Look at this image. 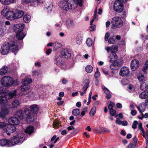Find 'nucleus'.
<instances>
[{
    "mask_svg": "<svg viewBox=\"0 0 148 148\" xmlns=\"http://www.w3.org/2000/svg\"><path fill=\"white\" fill-rule=\"evenodd\" d=\"M84 84L82 88L83 91H80L79 92L81 96H83L84 94L85 93L89 86L90 83V80L88 79H86L84 81Z\"/></svg>",
    "mask_w": 148,
    "mask_h": 148,
    "instance_id": "9b49d317",
    "label": "nucleus"
},
{
    "mask_svg": "<svg viewBox=\"0 0 148 148\" xmlns=\"http://www.w3.org/2000/svg\"><path fill=\"white\" fill-rule=\"evenodd\" d=\"M0 1L2 4L5 5H9L10 3L9 0H0Z\"/></svg>",
    "mask_w": 148,
    "mask_h": 148,
    "instance_id": "a18cd8bd",
    "label": "nucleus"
},
{
    "mask_svg": "<svg viewBox=\"0 0 148 148\" xmlns=\"http://www.w3.org/2000/svg\"><path fill=\"white\" fill-rule=\"evenodd\" d=\"M24 134L22 133L18 134L17 136L12 137L10 142L11 147L14 146L18 143H22L25 139Z\"/></svg>",
    "mask_w": 148,
    "mask_h": 148,
    "instance_id": "20e7f679",
    "label": "nucleus"
},
{
    "mask_svg": "<svg viewBox=\"0 0 148 148\" xmlns=\"http://www.w3.org/2000/svg\"><path fill=\"white\" fill-rule=\"evenodd\" d=\"M12 108H17L20 105L19 101L16 99L14 100L12 103Z\"/></svg>",
    "mask_w": 148,
    "mask_h": 148,
    "instance_id": "7c9ffc66",
    "label": "nucleus"
},
{
    "mask_svg": "<svg viewBox=\"0 0 148 148\" xmlns=\"http://www.w3.org/2000/svg\"><path fill=\"white\" fill-rule=\"evenodd\" d=\"M34 129V128L33 127L29 126L25 130V132L30 134L33 132Z\"/></svg>",
    "mask_w": 148,
    "mask_h": 148,
    "instance_id": "c756f323",
    "label": "nucleus"
},
{
    "mask_svg": "<svg viewBox=\"0 0 148 148\" xmlns=\"http://www.w3.org/2000/svg\"><path fill=\"white\" fill-rule=\"evenodd\" d=\"M123 6L122 2L121 1L117 0L114 3L113 8L115 11L121 12L123 9Z\"/></svg>",
    "mask_w": 148,
    "mask_h": 148,
    "instance_id": "6e6552de",
    "label": "nucleus"
},
{
    "mask_svg": "<svg viewBox=\"0 0 148 148\" xmlns=\"http://www.w3.org/2000/svg\"><path fill=\"white\" fill-rule=\"evenodd\" d=\"M23 3L29 4L30 6L35 7L38 5L36 0H22Z\"/></svg>",
    "mask_w": 148,
    "mask_h": 148,
    "instance_id": "dca6fc26",
    "label": "nucleus"
},
{
    "mask_svg": "<svg viewBox=\"0 0 148 148\" xmlns=\"http://www.w3.org/2000/svg\"><path fill=\"white\" fill-rule=\"evenodd\" d=\"M111 52L112 53L111 54H112L114 53H115L117 51L118 47L116 46H113L111 47Z\"/></svg>",
    "mask_w": 148,
    "mask_h": 148,
    "instance_id": "c03bdc74",
    "label": "nucleus"
},
{
    "mask_svg": "<svg viewBox=\"0 0 148 148\" xmlns=\"http://www.w3.org/2000/svg\"><path fill=\"white\" fill-rule=\"evenodd\" d=\"M66 25L68 29H71L75 27V24L73 20L68 19L66 21Z\"/></svg>",
    "mask_w": 148,
    "mask_h": 148,
    "instance_id": "a211bd4d",
    "label": "nucleus"
},
{
    "mask_svg": "<svg viewBox=\"0 0 148 148\" xmlns=\"http://www.w3.org/2000/svg\"><path fill=\"white\" fill-rule=\"evenodd\" d=\"M110 113L111 116H114L116 114V111L115 110L112 109L110 110Z\"/></svg>",
    "mask_w": 148,
    "mask_h": 148,
    "instance_id": "680f3d73",
    "label": "nucleus"
},
{
    "mask_svg": "<svg viewBox=\"0 0 148 148\" xmlns=\"http://www.w3.org/2000/svg\"><path fill=\"white\" fill-rule=\"evenodd\" d=\"M6 29H4L2 27L0 26V37H3L4 35Z\"/></svg>",
    "mask_w": 148,
    "mask_h": 148,
    "instance_id": "79ce46f5",
    "label": "nucleus"
},
{
    "mask_svg": "<svg viewBox=\"0 0 148 148\" xmlns=\"http://www.w3.org/2000/svg\"><path fill=\"white\" fill-rule=\"evenodd\" d=\"M10 126V125L9 124V125L7 124L3 130L6 133L7 135H10V132H9L10 129V127H11Z\"/></svg>",
    "mask_w": 148,
    "mask_h": 148,
    "instance_id": "c9c22d12",
    "label": "nucleus"
},
{
    "mask_svg": "<svg viewBox=\"0 0 148 148\" xmlns=\"http://www.w3.org/2000/svg\"><path fill=\"white\" fill-rule=\"evenodd\" d=\"M108 42L110 44H114L115 42V40L113 37H110L108 40Z\"/></svg>",
    "mask_w": 148,
    "mask_h": 148,
    "instance_id": "de8ad7c7",
    "label": "nucleus"
},
{
    "mask_svg": "<svg viewBox=\"0 0 148 148\" xmlns=\"http://www.w3.org/2000/svg\"><path fill=\"white\" fill-rule=\"evenodd\" d=\"M73 3L70 0L67 1L66 0H64L61 1L60 3V7L64 10L67 11L69 9H74L75 8H73Z\"/></svg>",
    "mask_w": 148,
    "mask_h": 148,
    "instance_id": "39448f33",
    "label": "nucleus"
},
{
    "mask_svg": "<svg viewBox=\"0 0 148 148\" xmlns=\"http://www.w3.org/2000/svg\"><path fill=\"white\" fill-rule=\"evenodd\" d=\"M115 63H117V62H116L112 63L110 66V68L112 70H115L116 69L115 66H116V64Z\"/></svg>",
    "mask_w": 148,
    "mask_h": 148,
    "instance_id": "6e6d98bb",
    "label": "nucleus"
},
{
    "mask_svg": "<svg viewBox=\"0 0 148 148\" xmlns=\"http://www.w3.org/2000/svg\"><path fill=\"white\" fill-rule=\"evenodd\" d=\"M98 68H97V71L95 73V77L96 79L98 77H99L100 75V73L98 71Z\"/></svg>",
    "mask_w": 148,
    "mask_h": 148,
    "instance_id": "13d9d810",
    "label": "nucleus"
},
{
    "mask_svg": "<svg viewBox=\"0 0 148 148\" xmlns=\"http://www.w3.org/2000/svg\"><path fill=\"white\" fill-rule=\"evenodd\" d=\"M24 12L22 11H19L14 13L15 19L21 18L23 15Z\"/></svg>",
    "mask_w": 148,
    "mask_h": 148,
    "instance_id": "c85d7f7f",
    "label": "nucleus"
},
{
    "mask_svg": "<svg viewBox=\"0 0 148 148\" xmlns=\"http://www.w3.org/2000/svg\"><path fill=\"white\" fill-rule=\"evenodd\" d=\"M18 45L15 42L12 41L9 43V49L13 52L15 53V54L18 51Z\"/></svg>",
    "mask_w": 148,
    "mask_h": 148,
    "instance_id": "1a4fd4ad",
    "label": "nucleus"
},
{
    "mask_svg": "<svg viewBox=\"0 0 148 148\" xmlns=\"http://www.w3.org/2000/svg\"><path fill=\"white\" fill-rule=\"evenodd\" d=\"M1 83L4 86L9 87L14 83L13 78L9 76L3 77L1 79Z\"/></svg>",
    "mask_w": 148,
    "mask_h": 148,
    "instance_id": "0eeeda50",
    "label": "nucleus"
},
{
    "mask_svg": "<svg viewBox=\"0 0 148 148\" xmlns=\"http://www.w3.org/2000/svg\"><path fill=\"white\" fill-rule=\"evenodd\" d=\"M8 70V67L6 66H3L0 70V75L3 76L7 73Z\"/></svg>",
    "mask_w": 148,
    "mask_h": 148,
    "instance_id": "a878e982",
    "label": "nucleus"
},
{
    "mask_svg": "<svg viewBox=\"0 0 148 148\" xmlns=\"http://www.w3.org/2000/svg\"><path fill=\"white\" fill-rule=\"evenodd\" d=\"M55 63L57 65L60 66L63 65L64 62L62 60V57L60 56H58L55 59Z\"/></svg>",
    "mask_w": 148,
    "mask_h": 148,
    "instance_id": "6ab92c4d",
    "label": "nucleus"
},
{
    "mask_svg": "<svg viewBox=\"0 0 148 148\" xmlns=\"http://www.w3.org/2000/svg\"><path fill=\"white\" fill-rule=\"evenodd\" d=\"M8 121L9 124L11 125H17L19 123V120L16 117H12L10 118Z\"/></svg>",
    "mask_w": 148,
    "mask_h": 148,
    "instance_id": "f8f14e48",
    "label": "nucleus"
},
{
    "mask_svg": "<svg viewBox=\"0 0 148 148\" xmlns=\"http://www.w3.org/2000/svg\"><path fill=\"white\" fill-rule=\"evenodd\" d=\"M7 124L5 122H0V129H3V130Z\"/></svg>",
    "mask_w": 148,
    "mask_h": 148,
    "instance_id": "3c124183",
    "label": "nucleus"
},
{
    "mask_svg": "<svg viewBox=\"0 0 148 148\" xmlns=\"http://www.w3.org/2000/svg\"><path fill=\"white\" fill-rule=\"evenodd\" d=\"M115 105L114 103L112 102H110L108 105V109L110 110L113 109V108L114 106Z\"/></svg>",
    "mask_w": 148,
    "mask_h": 148,
    "instance_id": "5fc2aeb1",
    "label": "nucleus"
},
{
    "mask_svg": "<svg viewBox=\"0 0 148 148\" xmlns=\"http://www.w3.org/2000/svg\"><path fill=\"white\" fill-rule=\"evenodd\" d=\"M138 79L139 81L141 82L144 79V77L143 75H141L138 77Z\"/></svg>",
    "mask_w": 148,
    "mask_h": 148,
    "instance_id": "e2e57ef3",
    "label": "nucleus"
},
{
    "mask_svg": "<svg viewBox=\"0 0 148 148\" xmlns=\"http://www.w3.org/2000/svg\"><path fill=\"white\" fill-rule=\"evenodd\" d=\"M76 42L77 44L78 45H80L81 44L82 41V38H80L79 39L78 38H76Z\"/></svg>",
    "mask_w": 148,
    "mask_h": 148,
    "instance_id": "69168bd1",
    "label": "nucleus"
},
{
    "mask_svg": "<svg viewBox=\"0 0 148 148\" xmlns=\"http://www.w3.org/2000/svg\"><path fill=\"white\" fill-rule=\"evenodd\" d=\"M32 82V80L29 78H26L22 82V84L28 85Z\"/></svg>",
    "mask_w": 148,
    "mask_h": 148,
    "instance_id": "f704fd0d",
    "label": "nucleus"
},
{
    "mask_svg": "<svg viewBox=\"0 0 148 148\" xmlns=\"http://www.w3.org/2000/svg\"><path fill=\"white\" fill-rule=\"evenodd\" d=\"M139 129L140 130V131L141 132V135L143 136V137L144 138H146V136H145L147 135V133H145L144 129L143 128H141V129Z\"/></svg>",
    "mask_w": 148,
    "mask_h": 148,
    "instance_id": "09e8293b",
    "label": "nucleus"
},
{
    "mask_svg": "<svg viewBox=\"0 0 148 148\" xmlns=\"http://www.w3.org/2000/svg\"><path fill=\"white\" fill-rule=\"evenodd\" d=\"M85 69L87 73H90L92 72L93 69L92 66L90 65H87L85 68Z\"/></svg>",
    "mask_w": 148,
    "mask_h": 148,
    "instance_id": "a19ab883",
    "label": "nucleus"
},
{
    "mask_svg": "<svg viewBox=\"0 0 148 148\" xmlns=\"http://www.w3.org/2000/svg\"><path fill=\"white\" fill-rule=\"evenodd\" d=\"M110 36V33H106L105 36V40L106 41H107L108 40V38Z\"/></svg>",
    "mask_w": 148,
    "mask_h": 148,
    "instance_id": "338daca9",
    "label": "nucleus"
},
{
    "mask_svg": "<svg viewBox=\"0 0 148 148\" xmlns=\"http://www.w3.org/2000/svg\"><path fill=\"white\" fill-rule=\"evenodd\" d=\"M148 96V90H147L141 92L139 95V97L141 99H145Z\"/></svg>",
    "mask_w": 148,
    "mask_h": 148,
    "instance_id": "bb28decb",
    "label": "nucleus"
},
{
    "mask_svg": "<svg viewBox=\"0 0 148 148\" xmlns=\"http://www.w3.org/2000/svg\"><path fill=\"white\" fill-rule=\"evenodd\" d=\"M73 3V8L75 9L77 7V5H79L80 6H82L83 0H73L71 1Z\"/></svg>",
    "mask_w": 148,
    "mask_h": 148,
    "instance_id": "aec40b11",
    "label": "nucleus"
},
{
    "mask_svg": "<svg viewBox=\"0 0 148 148\" xmlns=\"http://www.w3.org/2000/svg\"><path fill=\"white\" fill-rule=\"evenodd\" d=\"M7 8H4L1 12V14L2 15H4L5 14V16L6 13L8 11H7Z\"/></svg>",
    "mask_w": 148,
    "mask_h": 148,
    "instance_id": "bf43d9fd",
    "label": "nucleus"
},
{
    "mask_svg": "<svg viewBox=\"0 0 148 148\" xmlns=\"http://www.w3.org/2000/svg\"><path fill=\"white\" fill-rule=\"evenodd\" d=\"M24 26L25 25L23 23L16 24L14 26V30L16 33V37L18 40H23L25 36V34L23 32Z\"/></svg>",
    "mask_w": 148,
    "mask_h": 148,
    "instance_id": "7ed1b4c3",
    "label": "nucleus"
},
{
    "mask_svg": "<svg viewBox=\"0 0 148 148\" xmlns=\"http://www.w3.org/2000/svg\"><path fill=\"white\" fill-rule=\"evenodd\" d=\"M37 95H36V93H34L32 91H30L27 94V96L28 97L32 98L33 99L36 98L37 97Z\"/></svg>",
    "mask_w": 148,
    "mask_h": 148,
    "instance_id": "e433bc0d",
    "label": "nucleus"
},
{
    "mask_svg": "<svg viewBox=\"0 0 148 148\" xmlns=\"http://www.w3.org/2000/svg\"><path fill=\"white\" fill-rule=\"evenodd\" d=\"M29 108L30 110H29V107H25L24 110V113L27 115L26 119L28 123L32 122L33 121V118L31 114V112H32L34 114H36L39 110L38 106L34 104L31 106Z\"/></svg>",
    "mask_w": 148,
    "mask_h": 148,
    "instance_id": "f03ea898",
    "label": "nucleus"
},
{
    "mask_svg": "<svg viewBox=\"0 0 148 148\" xmlns=\"http://www.w3.org/2000/svg\"><path fill=\"white\" fill-rule=\"evenodd\" d=\"M96 107L95 106H94L91 109L90 112V115L91 116H93L95 114L96 112Z\"/></svg>",
    "mask_w": 148,
    "mask_h": 148,
    "instance_id": "4c0bfd02",
    "label": "nucleus"
},
{
    "mask_svg": "<svg viewBox=\"0 0 148 148\" xmlns=\"http://www.w3.org/2000/svg\"><path fill=\"white\" fill-rule=\"evenodd\" d=\"M80 112V111L78 108L73 110L72 112L73 114L75 116L78 115Z\"/></svg>",
    "mask_w": 148,
    "mask_h": 148,
    "instance_id": "ea45409f",
    "label": "nucleus"
},
{
    "mask_svg": "<svg viewBox=\"0 0 148 148\" xmlns=\"http://www.w3.org/2000/svg\"><path fill=\"white\" fill-rule=\"evenodd\" d=\"M121 83L123 85H125L129 83V81L127 79H124L122 80Z\"/></svg>",
    "mask_w": 148,
    "mask_h": 148,
    "instance_id": "603ef678",
    "label": "nucleus"
},
{
    "mask_svg": "<svg viewBox=\"0 0 148 148\" xmlns=\"http://www.w3.org/2000/svg\"><path fill=\"white\" fill-rule=\"evenodd\" d=\"M118 58L117 56L116 53H114L112 54H111L108 57L109 62H115Z\"/></svg>",
    "mask_w": 148,
    "mask_h": 148,
    "instance_id": "4be33fe9",
    "label": "nucleus"
},
{
    "mask_svg": "<svg viewBox=\"0 0 148 148\" xmlns=\"http://www.w3.org/2000/svg\"><path fill=\"white\" fill-rule=\"evenodd\" d=\"M5 16L8 20H13L15 19L14 12L12 11H8L6 13Z\"/></svg>",
    "mask_w": 148,
    "mask_h": 148,
    "instance_id": "2eb2a0df",
    "label": "nucleus"
},
{
    "mask_svg": "<svg viewBox=\"0 0 148 148\" xmlns=\"http://www.w3.org/2000/svg\"><path fill=\"white\" fill-rule=\"evenodd\" d=\"M138 124L137 121H134L133 124L132 126V127L134 129H136L137 127V125Z\"/></svg>",
    "mask_w": 148,
    "mask_h": 148,
    "instance_id": "4d7b16f0",
    "label": "nucleus"
},
{
    "mask_svg": "<svg viewBox=\"0 0 148 148\" xmlns=\"http://www.w3.org/2000/svg\"><path fill=\"white\" fill-rule=\"evenodd\" d=\"M39 73V72L38 71H34L32 72V75H33L37 76Z\"/></svg>",
    "mask_w": 148,
    "mask_h": 148,
    "instance_id": "774afa93",
    "label": "nucleus"
},
{
    "mask_svg": "<svg viewBox=\"0 0 148 148\" xmlns=\"http://www.w3.org/2000/svg\"><path fill=\"white\" fill-rule=\"evenodd\" d=\"M31 18V16L28 14L25 15L23 17V21L25 23H28L30 21Z\"/></svg>",
    "mask_w": 148,
    "mask_h": 148,
    "instance_id": "473e14b6",
    "label": "nucleus"
},
{
    "mask_svg": "<svg viewBox=\"0 0 148 148\" xmlns=\"http://www.w3.org/2000/svg\"><path fill=\"white\" fill-rule=\"evenodd\" d=\"M9 49V43L4 44L1 48V53L3 55H6L8 53Z\"/></svg>",
    "mask_w": 148,
    "mask_h": 148,
    "instance_id": "9d476101",
    "label": "nucleus"
},
{
    "mask_svg": "<svg viewBox=\"0 0 148 148\" xmlns=\"http://www.w3.org/2000/svg\"><path fill=\"white\" fill-rule=\"evenodd\" d=\"M102 88L104 91V92L106 94H108V93H110V91L108 89L106 88L104 86H102Z\"/></svg>",
    "mask_w": 148,
    "mask_h": 148,
    "instance_id": "8fccbe9b",
    "label": "nucleus"
},
{
    "mask_svg": "<svg viewBox=\"0 0 148 148\" xmlns=\"http://www.w3.org/2000/svg\"><path fill=\"white\" fill-rule=\"evenodd\" d=\"M11 128L10 129L9 132L10 134L13 132H15L16 130V127L13 125H10Z\"/></svg>",
    "mask_w": 148,
    "mask_h": 148,
    "instance_id": "49530a36",
    "label": "nucleus"
},
{
    "mask_svg": "<svg viewBox=\"0 0 148 148\" xmlns=\"http://www.w3.org/2000/svg\"><path fill=\"white\" fill-rule=\"evenodd\" d=\"M16 90L9 91L6 90L5 86H3L0 87V106L4 105L8 99L12 98L16 96Z\"/></svg>",
    "mask_w": 148,
    "mask_h": 148,
    "instance_id": "f257e3e1",
    "label": "nucleus"
},
{
    "mask_svg": "<svg viewBox=\"0 0 148 148\" xmlns=\"http://www.w3.org/2000/svg\"><path fill=\"white\" fill-rule=\"evenodd\" d=\"M86 43L88 46L90 47L93 44V42L91 38H88L86 40Z\"/></svg>",
    "mask_w": 148,
    "mask_h": 148,
    "instance_id": "37998d69",
    "label": "nucleus"
},
{
    "mask_svg": "<svg viewBox=\"0 0 148 148\" xmlns=\"http://www.w3.org/2000/svg\"><path fill=\"white\" fill-rule=\"evenodd\" d=\"M60 122L57 120H55L53 121V127L57 128L58 127L60 126Z\"/></svg>",
    "mask_w": 148,
    "mask_h": 148,
    "instance_id": "58836bf2",
    "label": "nucleus"
},
{
    "mask_svg": "<svg viewBox=\"0 0 148 148\" xmlns=\"http://www.w3.org/2000/svg\"><path fill=\"white\" fill-rule=\"evenodd\" d=\"M139 66V63L136 60H132L131 63V67L133 71L136 70Z\"/></svg>",
    "mask_w": 148,
    "mask_h": 148,
    "instance_id": "4468645a",
    "label": "nucleus"
},
{
    "mask_svg": "<svg viewBox=\"0 0 148 148\" xmlns=\"http://www.w3.org/2000/svg\"><path fill=\"white\" fill-rule=\"evenodd\" d=\"M128 90L130 92H133L135 90V88L133 86L131 85H130L128 86Z\"/></svg>",
    "mask_w": 148,
    "mask_h": 148,
    "instance_id": "864d4df0",
    "label": "nucleus"
},
{
    "mask_svg": "<svg viewBox=\"0 0 148 148\" xmlns=\"http://www.w3.org/2000/svg\"><path fill=\"white\" fill-rule=\"evenodd\" d=\"M61 54L66 58H70L71 56V53H69L66 49L62 50L61 52Z\"/></svg>",
    "mask_w": 148,
    "mask_h": 148,
    "instance_id": "5701e85b",
    "label": "nucleus"
},
{
    "mask_svg": "<svg viewBox=\"0 0 148 148\" xmlns=\"http://www.w3.org/2000/svg\"><path fill=\"white\" fill-rule=\"evenodd\" d=\"M54 51H56L57 49L61 47H62V45L60 43L57 42L53 43Z\"/></svg>",
    "mask_w": 148,
    "mask_h": 148,
    "instance_id": "2f4dec72",
    "label": "nucleus"
},
{
    "mask_svg": "<svg viewBox=\"0 0 148 148\" xmlns=\"http://www.w3.org/2000/svg\"><path fill=\"white\" fill-rule=\"evenodd\" d=\"M111 23L113 28H120L123 25V22L121 18L116 16L112 18Z\"/></svg>",
    "mask_w": 148,
    "mask_h": 148,
    "instance_id": "423d86ee",
    "label": "nucleus"
},
{
    "mask_svg": "<svg viewBox=\"0 0 148 148\" xmlns=\"http://www.w3.org/2000/svg\"><path fill=\"white\" fill-rule=\"evenodd\" d=\"M9 113V110L7 108L3 109L0 112V118H4Z\"/></svg>",
    "mask_w": 148,
    "mask_h": 148,
    "instance_id": "412c9836",
    "label": "nucleus"
},
{
    "mask_svg": "<svg viewBox=\"0 0 148 148\" xmlns=\"http://www.w3.org/2000/svg\"><path fill=\"white\" fill-rule=\"evenodd\" d=\"M15 115L21 119H22L24 118V116L23 114V111L21 109L17 111L16 112Z\"/></svg>",
    "mask_w": 148,
    "mask_h": 148,
    "instance_id": "cd10ccee",
    "label": "nucleus"
},
{
    "mask_svg": "<svg viewBox=\"0 0 148 148\" xmlns=\"http://www.w3.org/2000/svg\"><path fill=\"white\" fill-rule=\"evenodd\" d=\"M53 5L52 3L49 2L46 3L44 6L45 8L48 10V12H49L52 10Z\"/></svg>",
    "mask_w": 148,
    "mask_h": 148,
    "instance_id": "b1692460",
    "label": "nucleus"
},
{
    "mask_svg": "<svg viewBox=\"0 0 148 148\" xmlns=\"http://www.w3.org/2000/svg\"><path fill=\"white\" fill-rule=\"evenodd\" d=\"M23 85L21 86L19 88L22 91H24L30 88V87L28 85L22 84Z\"/></svg>",
    "mask_w": 148,
    "mask_h": 148,
    "instance_id": "72a5a7b5",
    "label": "nucleus"
},
{
    "mask_svg": "<svg viewBox=\"0 0 148 148\" xmlns=\"http://www.w3.org/2000/svg\"><path fill=\"white\" fill-rule=\"evenodd\" d=\"M136 144L130 143L128 145L127 147V148H136Z\"/></svg>",
    "mask_w": 148,
    "mask_h": 148,
    "instance_id": "052dcab7",
    "label": "nucleus"
},
{
    "mask_svg": "<svg viewBox=\"0 0 148 148\" xmlns=\"http://www.w3.org/2000/svg\"><path fill=\"white\" fill-rule=\"evenodd\" d=\"M115 117L116 119V123L119 125H121V124H122V122H121L119 119H118L117 116H116Z\"/></svg>",
    "mask_w": 148,
    "mask_h": 148,
    "instance_id": "0e129e2a",
    "label": "nucleus"
},
{
    "mask_svg": "<svg viewBox=\"0 0 148 148\" xmlns=\"http://www.w3.org/2000/svg\"><path fill=\"white\" fill-rule=\"evenodd\" d=\"M137 108L140 112L141 114L145 110L146 106L144 103H141L139 106H137Z\"/></svg>",
    "mask_w": 148,
    "mask_h": 148,
    "instance_id": "393cba45",
    "label": "nucleus"
},
{
    "mask_svg": "<svg viewBox=\"0 0 148 148\" xmlns=\"http://www.w3.org/2000/svg\"><path fill=\"white\" fill-rule=\"evenodd\" d=\"M0 146L2 147H11L10 140L7 139L1 140H0Z\"/></svg>",
    "mask_w": 148,
    "mask_h": 148,
    "instance_id": "f3484780",
    "label": "nucleus"
},
{
    "mask_svg": "<svg viewBox=\"0 0 148 148\" xmlns=\"http://www.w3.org/2000/svg\"><path fill=\"white\" fill-rule=\"evenodd\" d=\"M129 73V69L126 67H123L121 68L119 74L122 76H125L127 75Z\"/></svg>",
    "mask_w": 148,
    "mask_h": 148,
    "instance_id": "ddd939ff",
    "label": "nucleus"
}]
</instances>
